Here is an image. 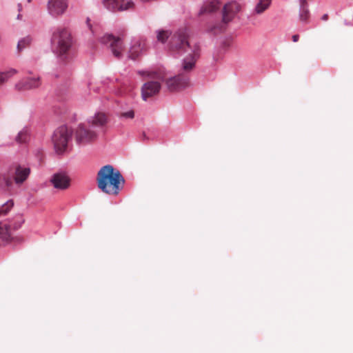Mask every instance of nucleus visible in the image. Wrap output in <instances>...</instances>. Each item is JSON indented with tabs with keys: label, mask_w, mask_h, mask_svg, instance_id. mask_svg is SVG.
<instances>
[{
	"label": "nucleus",
	"mask_w": 353,
	"mask_h": 353,
	"mask_svg": "<svg viewBox=\"0 0 353 353\" xmlns=\"http://www.w3.org/2000/svg\"><path fill=\"white\" fill-rule=\"evenodd\" d=\"M299 39V36L298 34H294V35L292 36V41L294 42L298 41Z\"/></svg>",
	"instance_id": "nucleus-29"
},
{
	"label": "nucleus",
	"mask_w": 353,
	"mask_h": 353,
	"mask_svg": "<svg viewBox=\"0 0 353 353\" xmlns=\"http://www.w3.org/2000/svg\"><path fill=\"white\" fill-rule=\"evenodd\" d=\"M13 188L12 177L9 172H0V192L10 193Z\"/></svg>",
	"instance_id": "nucleus-15"
},
{
	"label": "nucleus",
	"mask_w": 353,
	"mask_h": 353,
	"mask_svg": "<svg viewBox=\"0 0 353 353\" xmlns=\"http://www.w3.org/2000/svg\"><path fill=\"white\" fill-rule=\"evenodd\" d=\"M299 8L300 7H308V3L307 0H299Z\"/></svg>",
	"instance_id": "nucleus-28"
},
{
	"label": "nucleus",
	"mask_w": 353,
	"mask_h": 353,
	"mask_svg": "<svg viewBox=\"0 0 353 353\" xmlns=\"http://www.w3.org/2000/svg\"><path fill=\"white\" fill-rule=\"evenodd\" d=\"M145 42L141 39H134L129 50V58L135 59L145 49Z\"/></svg>",
	"instance_id": "nucleus-16"
},
{
	"label": "nucleus",
	"mask_w": 353,
	"mask_h": 353,
	"mask_svg": "<svg viewBox=\"0 0 353 353\" xmlns=\"http://www.w3.org/2000/svg\"><path fill=\"white\" fill-rule=\"evenodd\" d=\"M241 4L232 1L226 3L223 8V21L225 23L230 22L234 16L241 10Z\"/></svg>",
	"instance_id": "nucleus-11"
},
{
	"label": "nucleus",
	"mask_w": 353,
	"mask_h": 353,
	"mask_svg": "<svg viewBox=\"0 0 353 353\" xmlns=\"http://www.w3.org/2000/svg\"><path fill=\"white\" fill-rule=\"evenodd\" d=\"M23 223L24 219L21 216L19 215L16 217V219L13 223L8 225V227L9 228L10 230H17L21 227Z\"/></svg>",
	"instance_id": "nucleus-25"
},
{
	"label": "nucleus",
	"mask_w": 353,
	"mask_h": 353,
	"mask_svg": "<svg viewBox=\"0 0 353 353\" xmlns=\"http://www.w3.org/2000/svg\"><path fill=\"white\" fill-rule=\"evenodd\" d=\"M321 19H322V20H323V21H326V20H327V19H328V15H327V14H324L322 16Z\"/></svg>",
	"instance_id": "nucleus-30"
},
{
	"label": "nucleus",
	"mask_w": 353,
	"mask_h": 353,
	"mask_svg": "<svg viewBox=\"0 0 353 353\" xmlns=\"http://www.w3.org/2000/svg\"><path fill=\"white\" fill-rule=\"evenodd\" d=\"M87 121L90 128L94 129L98 133L105 130L109 121V118L105 113L97 112L92 117H89Z\"/></svg>",
	"instance_id": "nucleus-7"
},
{
	"label": "nucleus",
	"mask_w": 353,
	"mask_h": 353,
	"mask_svg": "<svg viewBox=\"0 0 353 353\" xmlns=\"http://www.w3.org/2000/svg\"><path fill=\"white\" fill-rule=\"evenodd\" d=\"M171 36V32L168 30H158L157 31V40L164 43L168 38Z\"/></svg>",
	"instance_id": "nucleus-24"
},
{
	"label": "nucleus",
	"mask_w": 353,
	"mask_h": 353,
	"mask_svg": "<svg viewBox=\"0 0 353 353\" xmlns=\"http://www.w3.org/2000/svg\"><path fill=\"white\" fill-rule=\"evenodd\" d=\"M21 17H22V16H21V14H19L17 15V19H21Z\"/></svg>",
	"instance_id": "nucleus-32"
},
{
	"label": "nucleus",
	"mask_w": 353,
	"mask_h": 353,
	"mask_svg": "<svg viewBox=\"0 0 353 353\" xmlns=\"http://www.w3.org/2000/svg\"><path fill=\"white\" fill-rule=\"evenodd\" d=\"M105 8L112 12H122L134 7L132 0H102Z\"/></svg>",
	"instance_id": "nucleus-8"
},
{
	"label": "nucleus",
	"mask_w": 353,
	"mask_h": 353,
	"mask_svg": "<svg viewBox=\"0 0 353 353\" xmlns=\"http://www.w3.org/2000/svg\"><path fill=\"white\" fill-rule=\"evenodd\" d=\"M29 2L31 1V0H28Z\"/></svg>",
	"instance_id": "nucleus-34"
},
{
	"label": "nucleus",
	"mask_w": 353,
	"mask_h": 353,
	"mask_svg": "<svg viewBox=\"0 0 353 353\" xmlns=\"http://www.w3.org/2000/svg\"><path fill=\"white\" fill-rule=\"evenodd\" d=\"M220 8V3L217 0H213L210 2H207L204 6H203L199 10L198 14L202 15L205 13L214 12Z\"/></svg>",
	"instance_id": "nucleus-17"
},
{
	"label": "nucleus",
	"mask_w": 353,
	"mask_h": 353,
	"mask_svg": "<svg viewBox=\"0 0 353 353\" xmlns=\"http://www.w3.org/2000/svg\"><path fill=\"white\" fill-rule=\"evenodd\" d=\"M32 39L30 36H26L19 40L17 46V50L18 52H22L24 49L29 47L32 43Z\"/></svg>",
	"instance_id": "nucleus-21"
},
{
	"label": "nucleus",
	"mask_w": 353,
	"mask_h": 353,
	"mask_svg": "<svg viewBox=\"0 0 353 353\" xmlns=\"http://www.w3.org/2000/svg\"><path fill=\"white\" fill-rule=\"evenodd\" d=\"M254 12L257 14H262L265 10H266L270 6L272 3V0H257Z\"/></svg>",
	"instance_id": "nucleus-19"
},
{
	"label": "nucleus",
	"mask_w": 353,
	"mask_h": 353,
	"mask_svg": "<svg viewBox=\"0 0 353 353\" xmlns=\"http://www.w3.org/2000/svg\"><path fill=\"white\" fill-rule=\"evenodd\" d=\"M68 7L67 0H48L47 10L50 16L57 18L65 12Z\"/></svg>",
	"instance_id": "nucleus-9"
},
{
	"label": "nucleus",
	"mask_w": 353,
	"mask_h": 353,
	"mask_svg": "<svg viewBox=\"0 0 353 353\" xmlns=\"http://www.w3.org/2000/svg\"><path fill=\"white\" fill-rule=\"evenodd\" d=\"M52 51L57 56H64L71 47V37L63 28H57L52 33L50 39Z\"/></svg>",
	"instance_id": "nucleus-3"
},
{
	"label": "nucleus",
	"mask_w": 353,
	"mask_h": 353,
	"mask_svg": "<svg viewBox=\"0 0 353 353\" xmlns=\"http://www.w3.org/2000/svg\"><path fill=\"white\" fill-rule=\"evenodd\" d=\"M29 139V133L28 129H23L18 133L16 141L20 143H26Z\"/></svg>",
	"instance_id": "nucleus-23"
},
{
	"label": "nucleus",
	"mask_w": 353,
	"mask_h": 353,
	"mask_svg": "<svg viewBox=\"0 0 353 353\" xmlns=\"http://www.w3.org/2000/svg\"><path fill=\"white\" fill-rule=\"evenodd\" d=\"M18 71L16 69L10 68L6 71L0 72V85L7 82L14 75L17 74Z\"/></svg>",
	"instance_id": "nucleus-20"
},
{
	"label": "nucleus",
	"mask_w": 353,
	"mask_h": 353,
	"mask_svg": "<svg viewBox=\"0 0 353 353\" xmlns=\"http://www.w3.org/2000/svg\"><path fill=\"white\" fill-rule=\"evenodd\" d=\"M10 230L7 224H0V244H5L11 240Z\"/></svg>",
	"instance_id": "nucleus-18"
},
{
	"label": "nucleus",
	"mask_w": 353,
	"mask_h": 353,
	"mask_svg": "<svg viewBox=\"0 0 353 353\" xmlns=\"http://www.w3.org/2000/svg\"><path fill=\"white\" fill-rule=\"evenodd\" d=\"M121 118H125V119H133L134 117V112L132 110H130L127 112H122L120 114Z\"/></svg>",
	"instance_id": "nucleus-27"
},
{
	"label": "nucleus",
	"mask_w": 353,
	"mask_h": 353,
	"mask_svg": "<svg viewBox=\"0 0 353 353\" xmlns=\"http://www.w3.org/2000/svg\"><path fill=\"white\" fill-rule=\"evenodd\" d=\"M89 21H90V19H87V23H88V26H90Z\"/></svg>",
	"instance_id": "nucleus-33"
},
{
	"label": "nucleus",
	"mask_w": 353,
	"mask_h": 353,
	"mask_svg": "<svg viewBox=\"0 0 353 353\" xmlns=\"http://www.w3.org/2000/svg\"><path fill=\"white\" fill-rule=\"evenodd\" d=\"M21 9H22V6H21V3H19L18 4V10H19V11L21 12Z\"/></svg>",
	"instance_id": "nucleus-31"
},
{
	"label": "nucleus",
	"mask_w": 353,
	"mask_h": 353,
	"mask_svg": "<svg viewBox=\"0 0 353 353\" xmlns=\"http://www.w3.org/2000/svg\"><path fill=\"white\" fill-rule=\"evenodd\" d=\"M14 202L12 200L7 201L0 207V215H6L13 207Z\"/></svg>",
	"instance_id": "nucleus-26"
},
{
	"label": "nucleus",
	"mask_w": 353,
	"mask_h": 353,
	"mask_svg": "<svg viewBox=\"0 0 353 353\" xmlns=\"http://www.w3.org/2000/svg\"><path fill=\"white\" fill-rule=\"evenodd\" d=\"M41 83L40 77H30L16 83L15 88L19 90H30L39 87Z\"/></svg>",
	"instance_id": "nucleus-14"
},
{
	"label": "nucleus",
	"mask_w": 353,
	"mask_h": 353,
	"mask_svg": "<svg viewBox=\"0 0 353 353\" xmlns=\"http://www.w3.org/2000/svg\"><path fill=\"white\" fill-rule=\"evenodd\" d=\"M71 138V132L65 125L59 127L52 137L54 147L57 152H63L68 146V143Z\"/></svg>",
	"instance_id": "nucleus-4"
},
{
	"label": "nucleus",
	"mask_w": 353,
	"mask_h": 353,
	"mask_svg": "<svg viewBox=\"0 0 353 353\" xmlns=\"http://www.w3.org/2000/svg\"><path fill=\"white\" fill-rule=\"evenodd\" d=\"M97 137V132L94 129L88 127L83 123L79 124L75 131L76 141L79 144H85L92 140Z\"/></svg>",
	"instance_id": "nucleus-6"
},
{
	"label": "nucleus",
	"mask_w": 353,
	"mask_h": 353,
	"mask_svg": "<svg viewBox=\"0 0 353 353\" xmlns=\"http://www.w3.org/2000/svg\"><path fill=\"white\" fill-rule=\"evenodd\" d=\"M310 16V12L308 7H300L299 8V19L303 22L306 23Z\"/></svg>",
	"instance_id": "nucleus-22"
},
{
	"label": "nucleus",
	"mask_w": 353,
	"mask_h": 353,
	"mask_svg": "<svg viewBox=\"0 0 353 353\" xmlns=\"http://www.w3.org/2000/svg\"><path fill=\"white\" fill-rule=\"evenodd\" d=\"M169 48L173 53L186 54L181 61L182 72L177 75L168 76L167 72L159 70L148 75L164 82L169 91H179L190 85L188 74L195 67L196 61L200 57L201 47L199 43H192L189 39V30L186 28H181L171 36Z\"/></svg>",
	"instance_id": "nucleus-1"
},
{
	"label": "nucleus",
	"mask_w": 353,
	"mask_h": 353,
	"mask_svg": "<svg viewBox=\"0 0 353 353\" xmlns=\"http://www.w3.org/2000/svg\"><path fill=\"white\" fill-rule=\"evenodd\" d=\"M161 89V84L158 81H150L145 83L141 88V97L143 100L147 101L151 97L159 93Z\"/></svg>",
	"instance_id": "nucleus-12"
},
{
	"label": "nucleus",
	"mask_w": 353,
	"mask_h": 353,
	"mask_svg": "<svg viewBox=\"0 0 353 353\" xmlns=\"http://www.w3.org/2000/svg\"><path fill=\"white\" fill-rule=\"evenodd\" d=\"M10 170V171L13 170L14 172V177L12 179V181H14L17 185H22L30 174V168L29 167L19 164L13 165Z\"/></svg>",
	"instance_id": "nucleus-10"
},
{
	"label": "nucleus",
	"mask_w": 353,
	"mask_h": 353,
	"mask_svg": "<svg viewBox=\"0 0 353 353\" xmlns=\"http://www.w3.org/2000/svg\"><path fill=\"white\" fill-rule=\"evenodd\" d=\"M50 182L54 188L59 190L67 189L70 185L68 176L62 172L54 174L50 179Z\"/></svg>",
	"instance_id": "nucleus-13"
},
{
	"label": "nucleus",
	"mask_w": 353,
	"mask_h": 353,
	"mask_svg": "<svg viewBox=\"0 0 353 353\" xmlns=\"http://www.w3.org/2000/svg\"><path fill=\"white\" fill-rule=\"evenodd\" d=\"M98 188L108 194L117 195L123 188L125 179L119 170L112 165H105L101 168L97 173Z\"/></svg>",
	"instance_id": "nucleus-2"
},
{
	"label": "nucleus",
	"mask_w": 353,
	"mask_h": 353,
	"mask_svg": "<svg viewBox=\"0 0 353 353\" xmlns=\"http://www.w3.org/2000/svg\"><path fill=\"white\" fill-rule=\"evenodd\" d=\"M100 42L104 45H109L113 55L117 59L122 57L123 51V43L119 37H115L111 34H105L100 38Z\"/></svg>",
	"instance_id": "nucleus-5"
}]
</instances>
